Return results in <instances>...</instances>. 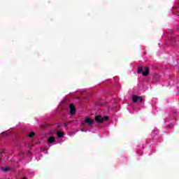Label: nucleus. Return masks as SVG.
Returning <instances> with one entry per match:
<instances>
[{"label":"nucleus","instance_id":"obj_1","mask_svg":"<svg viewBox=\"0 0 179 179\" xmlns=\"http://www.w3.org/2000/svg\"><path fill=\"white\" fill-rule=\"evenodd\" d=\"M145 71H143V67L140 66L137 69V73L138 75H141V73H143V76H149V67L145 66L144 67Z\"/></svg>","mask_w":179,"mask_h":179},{"label":"nucleus","instance_id":"obj_2","mask_svg":"<svg viewBox=\"0 0 179 179\" xmlns=\"http://www.w3.org/2000/svg\"><path fill=\"white\" fill-rule=\"evenodd\" d=\"M108 116L101 117V115H97L95 117V121L99 124H101L104 122V121H108Z\"/></svg>","mask_w":179,"mask_h":179},{"label":"nucleus","instance_id":"obj_3","mask_svg":"<svg viewBox=\"0 0 179 179\" xmlns=\"http://www.w3.org/2000/svg\"><path fill=\"white\" fill-rule=\"evenodd\" d=\"M83 126L85 127V124H88L89 127H92L93 124H94V120L90 118V117H87L85 118V122H83Z\"/></svg>","mask_w":179,"mask_h":179},{"label":"nucleus","instance_id":"obj_4","mask_svg":"<svg viewBox=\"0 0 179 179\" xmlns=\"http://www.w3.org/2000/svg\"><path fill=\"white\" fill-rule=\"evenodd\" d=\"M132 100L134 103H138V101L140 103H142L143 101V98L138 96V95H133Z\"/></svg>","mask_w":179,"mask_h":179},{"label":"nucleus","instance_id":"obj_5","mask_svg":"<svg viewBox=\"0 0 179 179\" xmlns=\"http://www.w3.org/2000/svg\"><path fill=\"white\" fill-rule=\"evenodd\" d=\"M69 108H70V114L73 115L76 113V108L75 107V104L70 103Z\"/></svg>","mask_w":179,"mask_h":179},{"label":"nucleus","instance_id":"obj_6","mask_svg":"<svg viewBox=\"0 0 179 179\" xmlns=\"http://www.w3.org/2000/svg\"><path fill=\"white\" fill-rule=\"evenodd\" d=\"M48 143H54L55 142V138L52 136H50L48 139Z\"/></svg>","mask_w":179,"mask_h":179},{"label":"nucleus","instance_id":"obj_7","mask_svg":"<svg viewBox=\"0 0 179 179\" xmlns=\"http://www.w3.org/2000/svg\"><path fill=\"white\" fill-rule=\"evenodd\" d=\"M57 135L58 138H62V136H64V135H65V134H64V132L62 131H57Z\"/></svg>","mask_w":179,"mask_h":179},{"label":"nucleus","instance_id":"obj_8","mask_svg":"<svg viewBox=\"0 0 179 179\" xmlns=\"http://www.w3.org/2000/svg\"><path fill=\"white\" fill-rule=\"evenodd\" d=\"M34 135H36V133H34V131H31L28 134L29 138H33V136H34Z\"/></svg>","mask_w":179,"mask_h":179},{"label":"nucleus","instance_id":"obj_9","mask_svg":"<svg viewBox=\"0 0 179 179\" xmlns=\"http://www.w3.org/2000/svg\"><path fill=\"white\" fill-rule=\"evenodd\" d=\"M9 170H10V167L2 168V171H4L5 173L9 171Z\"/></svg>","mask_w":179,"mask_h":179},{"label":"nucleus","instance_id":"obj_10","mask_svg":"<svg viewBox=\"0 0 179 179\" xmlns=\"http://www.w3.org/2000/svg\"><path fill=\"white\" fill-rule=\"evenodd\" d=\"M3 136H8V133L6 131H3L1 134V137L2 138Z\"/></svg>","mask_w":179,"mask_h":179},{"label":"nucleus","instance_id":"obj_11","mask_svg":"<svg viewBox=\"0 0 179 179\" xmlns=\"http://www.w3.org/2000/svg\"><path fill=\"white\" fill-rule=\"evenodd\" d=\"M69 123H70V122H66L64 123V127H65V128H66V127H68V125H69Z\"/></svg>","mask_w":179,"mask_h":179},{"label":"nucleus","instance_id":"obj_12","mask_svg":"<svg viewBox=\"0 0 179 179\" xmlns=\"http://www.w3.org/2000/svg\"><path fill=\"white\" fill-rule=\"evenodd\" d=\"M59 127H62V125H58V128H59Z\"/></svg>","mask_w":179,"mask_h":179},{"label":"nucleus","instance_id":"obj_13","mask_svg":"<svg viewBox=\"0 0 179 179\" xmlns=\"http://www.w3.org/2000/svg\"><path fill=\"white\" fill-rule=\"evenodd\" d=\"M22 179H27V178H23Z\"/></svg>","mask_w":179,"mask_h":179}]
</instances>
